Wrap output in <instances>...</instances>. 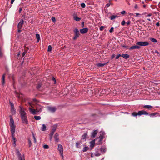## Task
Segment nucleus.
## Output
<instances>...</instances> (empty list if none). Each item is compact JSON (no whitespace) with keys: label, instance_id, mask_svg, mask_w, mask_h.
Returning a JSON list of instances; mask_svg holds the SVG:
<instances>
[{"label":"nucleus","instance_id":"1","mask_svg":"<svg viewBox=\"0 0 160 160\" xmlns=\"http://www.w3.org/2000/svg\"><path fill=\"white\" fill-rule=\"evenodd\" d=\"M73 32L74 33V35L73 38V39L75 40L79 37L80 34L77 28H75Z\"/></svg>","mask_w":160,"mask_h":160},{"label":"nucleus","instance_id":"2","mask_svg":"<svg viewBox=\"0 0 160 160\" xmlns=\"http://www.w3.org/2000/svg\"><path fill=\"white\" fill-rule=\"evenodd\" d=\"M84 143L81 140L78 141L76 142V147L78 149H81L84 146Z\"/></svg>","mask_w":160,"mask_h":160},{"label":"nucleus","instance_id":"3","mask_svg":"<svg viewBox=\"0 0 160 160\" xmlns=\"http://www.w3.org/2000/svg\"><path fill=\"white\" fill-rule=\"evenodd\" d=\"M17 154L18 158V160H25V156L24 154L22 155L18 151L17 152Z\"/></svg>","mask_w":160,"mask_h":160},{"label":"nucleus","instance_id":"4","mask_svg":"<svg viewBox=\"0 0 160 160\" xmlns=\"http://www.w3.org/2000/svg\"><path fill=\"white\" fill-rule=\"evenodd\" d=\"M20 109V112L21 114V117L24 116H26V113L24 109L21 106H19Z\"/></svg>","mask_w":160,"mask_h":160},{"label":"nucleus","instance_id":"5","mask_svg":"<svg viewBox=\"0 0 160 160\" xmlns=\"http://www.w3.org/2000/svg\"><path fill=\"white\" fill-rule=\"evenodd\" d=\"M149 44V43L147 42H139L136 43L137 45L142 46H148Z\"/></svg>","mask_w":160,"mask_h":160},{"label":"nucleus","instance_id":"6","mask_svg":"<svg viewBox=\"0 0 160 160\" xmlns=\"http://www.w3.org/2000/svg\"><path fill=\"white\" fill-rule=\"evenodd\" d=\"M88 134L87 132H85L82 135V138L80 140L83 142H84L86 140V139L88 138Z\"/></svg>","mask_w":160,"mask_h":160},{"label":"nucleus","instance_id":"7","mask_svg":"<svg viewBox=\"0 0 160 160\" xmlns=\"http://www.w3.org/2000/svg\"><path fill=\"white\" fill-rule=\"evenodd\" d=\"M29 110L30 112L32 114H36L37 113V112H38L39 111H40L41 110V109H40L39 110H38L37 109L35 110L34 109H32L31 108H29Z\"/></svg>","mask_w":160,"mask_h":160},{"label":"nucleus","instance_id":"8","mask_svg":"<svg viewBox=\"0 0 160 160\" xmlns=\"http://www.w3.org/2000/svg\"><path fill=\"white\" fill-rule=\"evenodd\" d=\"M21 118L22 122L23 123L25 124H28V121L27 116H22L21 117Z\"/></svg>","mask_w":160,"mask_h":160},{"label":"nucleus","instance_id":"9","mask_svg":"<svg viewBox=\"0 0 160 160\" xmlns=\"http://www.w3.org/2000/svg\"><path fill=\"white\" fill-rule=\"evenodd\" d=\"M138 116H140L142 115H149V113L144 110H141L139 111L138 112Z\"/></svg>","mask_w":160,"mask_h":160},{"label":"nucleus","instance_id":"10","mask_svg":"<svg viewBox=\"0 0 160 160\" xmlns=\"http://www.w3.org/2000/svg\"><path fill=\"white\" fill-rule=\"evenodd\" d=\"M146 17L147 18V20L149 21H151L153 19V16L152 14L150 13L146 15Z\"/></svg>","mask_w":160,"mask_h":160},{"label":"nucleus","instance_id":"11","mask_svg":"<svg viewBox=\"0 0 160 160\" xmlns=\"http://www.w3.org/2000/svg\"><path fill=\"white\" fill-rule=\"evenodd\" d=\"M88 31V28H83L81 29L80 30V33L82 34H84L86 33Z\"/></svg>","mask_w":160,"mask_h":160},{"label":"nucleus","instance_id":"12","mask_svg":"<svg viewBox=\"0 0 160 160\" xmlns=\"http://www.w3.org/2000/svg\"><path fill=\"white\" fill-rule=\"evenodd\" d=\"M23 23V21L22 19H21L19 22L18 25V28L21 29L22 27V25Z\"/></svg>","mask_w":160,"mask_h":160},{"label":"nucleus","instance_id":"13","mask_svg":"<svg viewBox=\"0 0 160 160\" xmlns=\"http://www.w3.org/2000/svg\"><path fill=\"white\" fill-rule=\"evenodd\" d=\"M48 110L50 112H54L56 110V108L54 107H48Z\"/></svg>","mask_w":160,"mask_h":160},{"label":"nucleus","instance_id":"14","mask_svg":"<svg viewBox=\"0 0 160 160\" xmlns=\"http://www.w3.org/2000/svg\"><path fill=\"white\" fill-rule=\"evenodd\" d=\"M98 131L97 130H94L93 131V132L91 134V137H92V138H95L96 135L98 133Z\"/></svg>","mask_w":160,"mask_h":160},{"label":"nucleus","instance_id":"15","mask_svg":"<svg viewBox=\"0 0 160 160\" xmlns=\"http://www.w3.org/2000/svg\"><path fill=\"white\" fill-rule=\"evenodd\" d=\"M90 147L91 149H92V148L94 147L95 144V140H93L90 142Z\"/></svg>","mask_w":160,"mask_h":160},{"label":"nucleus","instance_id":"16","mask_svg":"<svg viewBox=\"0 0 160 160\" xmlns=\"http://www.w3.org/2000/svg\"><path fill=\"white\" fill-rule=\"evenodd\" d=\"M57 128V125H54L53 126V128L51 130V131L50 132V134H53L56 131V128Z\"/></svg>","mask_w":160,"mask_h":160},{"label":"nucleus","instance_id":"17","mask_svg":"<svg viewBox=\"0 0 160 160\" xmlns=\"http://www.w3.org/2000/svg\"><path fill=\"white\" fill-rule=\"evenodd\" d=\"M10 126H15V125L14 124V121L12 118V116H10Z\"/></svg>","mask_w":160,"mask_h":160},{"label":"nucleus","instance_id":"18","mask_svg":"<svg viewBox=\"0 0 160 160\" xmlns=\"http://www.w3.org/2000/svg\"><path fill=\"white\" fill-rule=\"evenodd\" d=\"M140 47L137 45L132 46L130 47V49H139L140 48Z\"/></svg>","mask_w":160,"mask_h":160},{"label":"nucleus","instance_id":"19","mask_svg":"<svg viewBox=\"0 0 160 160\" xmlns=\"http://www.w3.org/2000/svg\"><path fill=\"white\" fill-rule=\"evenodd\" d=\"M59 135L58 133H56L55 134L54 136V138L56 142H58L59 141L58 138Z\"/></svg>","mask_w":160,"mask_h":160},{"label":"nucleus","instance_id":"20","mask_svg":"<svg viewBox=\"0 0 160 160\" xmlns=\"http://www.w3.org/2000/svg\"><path fill=\"white\" fill-rule=\"evenodd\" d=\"M107 62L104 63H98L96 64V66L98 67H102L105 65Z\"/></svg>","mask_w":160,"mask_h":160},{"label":"nucleus","instance_id":"21","mask_svg":"<svg viewBox=\"0 0 160 160\" xmlns=\"http://www.w3.org/2000/svg\"><path fill=\"white\" fill-rule=\"evenodd\" d=\"M5 83V74H4L2 76V85H4Z\"/></svg>","mask_w":160,"mask_h":160},{"label":"nucleus","instance_id":"22","mask_svg":"<svg viewBox=\"0 0 160 160\" xmlns=\"http://www.w3.org/2000/svg\"><path fill=\"white\" fill-rule=\"evenodd\" d=\"M36 36L37 39V42H38L39 41L40 39V35H39V34L37 33L36 34Z\"/></svg>","mask_w":160,"mask_h":160},{"label":"nucleus","instance_id":"23","mask_svg":"<svg viewBox=\"0 0 160 160\" xmlns=\"http://www.w3.org/2000/svg\"><path fill=\"white\" fill-rule=\"evenodd\" d=\"M143 108H147L148 109L150 110L153 108V107L151 105H145L143 106Z\"/></svg>","mask_w":160,"mask_h":160},{"label":"nucleus","instance_id":"24","mask_svg":"<svg viewBox=\"0 0 160 160\" xmlns=\"http://www.w3.org/2000/svg\"><path fill=\"white\" fill-rule=\"evenodd\" d=\"M122 57L125 59H127L129 57V56L127 54H124L122 55Z\"/></svg>","mask_w":160,"mask_h":160},{"label":"nucleus","instance_id":"25","mask_svg":"<svg viewBox=\"0 0 160 160\" xmlns=\"http://www.w3.org/2000/svg\"><path fill=\"white\" fill-rule=\"evenodd\" d=\"M10 127L11 132L15 133V126Z\"/></svg>","mask_w":160,"mask_h":160},{"label":"nucleus","instance_id":"26","mask_svg":"<svg viewBox=\"0 0 160 160\" xmlns=\"http://www.w3.org/2000/svg\"><path fill=\"white\" fill-rule=\"evenodd\" d=\"M73 18L74 19L77 21H79L81 19L80 18H78L77 16H74Z\"/></svg>","mask_w":160,"mask_h":160},{"label":"nucleus","instance_id":"27","mask_svg":"<svg viewBox=\"0 0 160 160\" xmlns=\"http://www.w3.org/2000/svg\"><path fill=\"white\" fill-rule=\"evenodd\" d=\"M159 113L157 112H155L152 113H151L149 114V116L151 117H154L156 115H158Z\"/></svg>","mask_w":160,"mask_h":160},{"label":"nucleus","instance_id":"28","mask_svg":"<svg viewBox=\"0 0 160 160\" xmlns=\"http://www.w3.org/2000/svg\"><path fill=\"white\" fill-rule=\"evenodd\" d=\"M46 129V127L45 125L44 124H43L42 125V127L41 128V130L42 131H45Z\"/></svg>","mask_w":160,"mask_h":160},{"label":"nucleus","instance_id":"29","mask_svg":"<svg viewBox=\"0 0 160 160\" xmlns=\"http://www.w3.org/2000/svg\"><path fill=\"white\" fill-rule=\"evenodd\" d=\"M118 16L117 15H112L110 17V19L112 20L115 19L116 18H118Z\"/></svg>","mask_w":160,"mask_h":160},{"label":"nucleus","instance_id":"30","mask_svg":"<svg viewBox=\"0 0 160 160\" xmlns=\"http://www.w3.org/2000/svg\"><path fill=\"white\" fill-rule=\"evenodd\" d=\"M150 40L153 42H157V40L154 38H151L150 39Z\"/></svg>","mask_w":160,"mask_h":160},{"label":"nucleus","instance_id":"31","mask_svg":"<svg viewBox=\"0 0 160 160\" xmlns=\"http://www.w3.org/2000/svg\"><path fill=\"white\" fill-rule=\"evenodd\" d=\"M58 150H63V147L62 145L61 144L58 145Z\"/></svg>","mask_w":160,"mask_h":160},{"label":"nucleus","instance_id":"32","mask_svg":"<svg viewBox=\"0 0 160 160\" xmlns=\"http://www.w3.org/2000/svg\"><path fill=\"white\" fill-rule=\"evenodd\" d=\"M59 153L60 155V156L62 157V159L63 158V151H59Z\"/></svg>","mask_w":160,"mask_h":160},{"label":"nucleus","instance_id":"33","mask_svg":"<svg viewBox=\"0 0 160 160\" xmlns=\"http://www.w3.org/2000/svg\"><path fill=\"white\" fill-rule=\"evenodd\" d=\"M132 115L134 117H136L138 115V113L136 112H133L132 113Z\"/></svg>","mask_w":160,"mask_h":160},{"label":"nucleus","instance_id":"34","mask_svg":"<svg viewBox=\"0 0 160 160\" xmlns=\"http://www.w3.org/2000/svg\"><path fill=\"white\" fill-rule=\"evenodd\" d=\"M10 105H11V107L12 109V110L13 109V110L14 111H15V109H14V104L11 102H10Z\"/></svg>","mask_w":160,"mask_h":160},{"label":"nucleus","instance_id":"35","mask_svg":"<svg viewBox=\"0 0 160 160\" xmlns=\"http://www.w3.org/2000/svg\"><path fill=\"white\" fill-rule=\"evenodd\" d=\"M41 117L40 116H35L34 118L37 120H38L41 119Z\"/></svg>","mask_w":160,"mask_h":160},{"label":"nucleus","instance_id":"36","mask_svg":"<svg viewBox=\"0 0 160 160\" xmlns=\"http://www.w3.org/2000/svg\"><path fill=\"white\" fill-rule=\"evenodd\" d=\"M43 147L44 149H47L48 148L49 146L47 145H43Z\"/></svg>","mask_w":160,"mask_h":160},{"label":"nucleus","instance_id":"37","mask_svg":"<svg viewBox=\"0 0 160 160\" xmlns=\"http://www.w3.org/2000/svg\"><path fill=\"white\" fill-rule=\"evenodd\" d=\"M52 48L51 45H49L48 46V52H51L52 51Z\"/></svg>","mask_w":160,"mask_h":160},{"label":"nucleus","instance_id":"38","mask_svg":"<svg viewBox=\"0 0 160 160\" xmlns=\"http://www.w3.org/2000/svg\"><path fill=\"white\" fill-rule=\"evenodd\" d=\"M99 141H102L103 139V136L102 135H101L99 137Z\"/></svg>","mask_w":160,"mask_h":160},{"label":"nucleus","instance_id":"39","mask_svg":"<svg viewBox=\"0 0 160 160\" xmlns=\"http://www.w3.org/2000/svg\"><path fill=\"white\" fill-rule=\"evenodd\" d=\"M3 56V52L1 48H0V57H2Z\"/></svg>","mask_w":160,"mask_h":160},{"label":"nucleus","instance_id":"40","mask_svg":"<svg viewBox=\"0 0 160 160\" xmlns=\"http://www.w3.org/2000/svg\"><path fill=\"white\" fill-rule=\"evenodd\" d=\"M12 138V139L14 142V144L15 145H16V138H15V137Z\"/></svg>","mask_w":160,"mask_h":160},{"label":"nucleus","instance_id":"41","mask_svg":"<svg viewBox=\"0 0 160 160\" xmlns=\"http://www.w3.org/2000/svg\"><path fill=\"white\" fill-rule=\"evenodd\" d=\"M53 135V134H51L50 133L49 134L50 140V141H51L52 139Z\"/></svg>","mask_w":160,"mask_h":160},{"label":"nucleus","instance_id":"42","mask_svg":"<svg viewBox=\"0 0 160 160\" xmlns=\"http://www.w3.org/2000/svg\"><path fill=\"white\" fill-rule=\"evenodd\" d=\"M81 6L83 8H84L85 6H86V5L84 3H82L81 4Z\"/></svg>","mask_w":160,"mask_h":160},{"label":"nucleus","instance_id":"43","mask_svg":"<svg viewBox=\"0 0 160 160\" xmlns=\"http://www.w3.org/2000/svg\"><path fill=\"white\" fill-rule=\"evenodd\" d=\"M28 50H25L23 52L22 57H23L25 54L26 52H27Z\"/></svg>","mask_w":160,"mask_h":160},{"label":"nucleus","instance_id":"44","mask_svg":"<svg viewBox=\"0 0 160 160\" xmlns=\"http://www.w3.org/2000/svg\"><path fill=\"white\" fill-rule=\"evenodd\" d=\"M113 29L114 28L113 27L111 28L109 30V32L111 33H112L113 32Z\"/></svg>","mask_w":160,"mask_h":160},{"label":"nucleus","instance_id":"45","mask_svg":"<svg viewBox=\"0 0 160 160\" xmlns=\"http://www.w3.org/2000/svg\"><path fill=\"white\" fill-rule=\"evenodd\" d=\"M83 148V150H87V149H88V147L85 146L84 145Z\"/></svg>","mask_w":160,"mask_h":160},{"label":"nucleus","instance_id":"46","mask_svg":"<svg viewBox=\"0 0 160 160\" xmlns=\"http://www.w3.org/2000/svg\"><path fill=\"white\" fill-rule=\"evenodd\" d=\"M41 85L40 84H38V85L37 86V88L38 89H39L41 87Z\"/></svg>","mask_w":160,"mask_h":160},{"label":"nucleus","instance_id":"47","mask_svg":"<svg viewBox=\"0 0 160 160\" xmlns=\"http://www.w3.org/2000/svg\"><path fill=\"white\" fill-rule=\"evenodd\" d=\"M28 144L29 147H30L31 145V141L30 139H28Z\"/></svg>","mask_w":160,"mask_h":160},{"label":"nucleus","instance_id":"48","mask_svg":"<svg viewBox=\"0 0 160 160\" xmlns=\"http://www.w3.org/2000/svg\"><path fill=\"white\" fill-rule=\"evenodd\" d=\"M120 56H122V55H121L120 54H118L117 56L116 57V59H118Z\"/></svg>","mask_w":160,"mask_h":160},{"label":"nucleus","instance_id":"49","mask_svg":"<svg viewBox=\"0 0 160 160\" xmlns=\"http://www.w3.org/2000/svg\"><path fill=\"white\" fill-rule=\"evenodd\" d=\"M51 19L52 21L53 22H54L56 21L55 18L54 17H52L51 18Z\"/></svg>","mask_w":160,"mask_h":160},{"label":"nucleus","instance_id":"50","mask_svg":"<svg viewBox=\"0 0 160 160\" xmlns=\"http://www.w3.org/2000/svg\"><path fill=\"white\" fill-rule=\"evenodd\" d=\"M104 28V26H102L100 28H99L100 30L101 31H102L103 30V29Z\"/></svg>","mask_w":160,"mask_h":160},{"label":"nucleus","instance_id":"51","mask_svg":"<svg viewBox=\"0 0 160 160\" xmlns=\"http://www.w3.org/2000/svg\"><path fill=\"white\" fill-rule=\"evenodd\" d=\"M100 155V153L97 152L95 154V156H98Z\"/></svg>","mask_w":160,"mask_h":160},{"label":"nucleus","instance_id":"52","mask_svg":"<svg viewBox=\"0 0 160 160\" xmlns=\"http://www.w3.org/2000/svg\"><path fill=\"white\" fill-rule=\"evenodd\" d=\"M125 21L124 20H123L121 22V24L124 26L125 25Z\"/></svg>","mask_w":160,"mask_h":160},{"label":"nucleus","instance_id":"53","mask_svg":"<svg viewBox=\"0 0 160 160\" xmlns=\"http://www.w3.org/2000/svg\"><path fill=\"white\" fill-rule=\"evenodd\" d=\"M32 135H33V138L34 139V142H36V139L35 138L34 134H33Z\"/></svg>","mask_w":160,"mask_h":160},{"label":"nucleus","instance_id":"54","mask_svg":"<svg viewBox=\"0 0 160 160\" xmlns=\"http://www.w3.org/2000/svg\"><path fill=\"white\" fill-rule=\"evenodd\" d=\"M126 13V12L125 11H123L121 12H120L121 14H123V15L124 14H125Z\"/></svg>","mask_w":160,"mask_h":160},{"label":"nucleus","instance_id":"55","mask_svg":"<svg viewBox=\"0 0 160 160\" xmlns=\"http://www.w3.org/2000/svg\"><path fill=\"white\" fill-rule=\"evenodd\" d=\"M52 79L54 82V83H56V80H55V78L54 77H52Z\"/></svg>","mask_w":160,"mask_h":160},{"label":"nucleus","instance_id":"56","mask_svg":"<svg viewBox=\"0 0 160 160\" xmlns=\"http://www.w3.org/2000/svg\"><path fill=\"white\" fill-rule=\"evenodd\" d=\"M12 138L15 137V133L11 132Z\"/></svg>","mask_w":160,"mask_h":160},{"label":"nucleus","instance_id":"57","mask_svg":"<svg viewBox=\"0 0 160 160\" xmlns=\"http://www.w3.org/2000/svg\"><path fill=\"white\" fill-rule=\"evenodd\" d=\"M122 47L124 48H126L128 47V46H127L125 45H122Z\"/></svg>","mask_w":160,"mask_h":160},{"label":"nucleus","instance_id":"58","mask_svg":"<svg viewBox=\"0 0 160 160\" xmlns=\"http://www.w3.org/2000/svg\"><path fill=\"white\" fill-rule=\"evenodd\" d=\"M126 23L127 25H129L130 24V21H128Z\"/></svg>","mask_w":160,"mask_h":160},{"label":"nucleus","instance_id":"59","mask_svg":"<svg viewBox=\"0 0 160 160\" xmlns=\"http://www.w3.org/2000/svg\"><path fill=\"white\" fill-rule=\"evenodd\" d=\"M82 27L83 28L84 27V22H82Z\"/></svg>","mask_w":160,"mask_h":160},{"label":"nucleus","instance_id":"60","mask_svg":"<svg viewBox=\"0 0 160 160\" xmlns=\"http://www.w3.org/2000/svg\"><path fill=\"white\" fill-rule=\"evenodd\" d=\"M134 8L136 9H137L138 8V6L137 4H136L134 6Z\"/></svg>","mask_w":160,"mask_h":160},{"label":"nucleus","instance_id":"61","mask_svg":"<svg viewBox=\"0 0 160 160\" xmlns=\"http://www.w3.org/2000/svg\"><path fill=\"white\" fill-rule=\"evenodd\" d=\"M22 8H19V13H20L21 11H22Z\"/></svg>","mask_w":160,"mask_h":160},{"label":"nucleus","instance_id":"62","mask_svg":"<svg viewBox=\"0 0 160 160\" xmlns=\"http://www.w3.org/2000/svg\"><path fill=\"white\" fill-rule=\"evenodd\" d=\"M15 0H11V4H12L14 2Z\"/></svg>","mask_w":160,"mask_h":160},{"label":"nucleus","instance_id":"63","mask_svg":"<svg viewBox=\"0 0 160 160\" xmlns=\"http://www.w3.org/2000/svg\"><path fill=\"white\" fill-rule=\"evenodd\" d=\"M11 111H12V113H15V110L14 111L13 110V109H12V108H11Z\"/></svg>","mask_w":160,"mask_h":160},{"label":"nucleus","instance_id":"64","mask_svg":"<svg viewBox=\"0 0 160 160\" xmlns=\"http://www.w3.org/2000/svg\"><path fill=\"white\" fill-rule=\"evenodd\" d=\"M21 29L18 28V33H20L21 32V30H20Z\"/></svg>","mask_w":160,"mask_h":160}]
</instances>
